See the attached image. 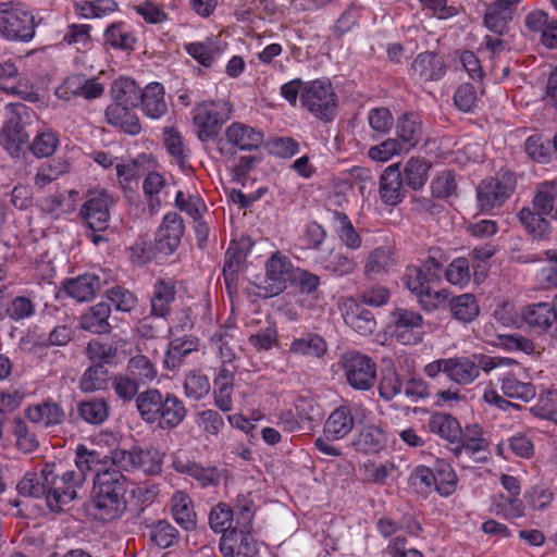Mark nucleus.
Segmentation results:
<instances>
[{
  "mask_svg": "<svg viewBox=\"0 0 557 557\" xmlns=\"http://www.w3.org/2000/svg\"><path fill=\"white\" fill-rule=\"evenodd\" d=\"M127 482L123 472L112 467L94 476L89 511L96 520L112 521L125 512Z\"/></svg>",
  "mask_w": 557,
  "mask_h": 557,
  "instance_id": "obj_3",
  "label": "nucleus"
},
{
  "mask_svg": "<svg viewBox=\"0 0 557 557\" xmlns=\"http://www.w3.org/2000/svg\"><path fill=\"white\" fill-rule=\"evenodd\" d=\"M110 379L109 370L101 363L87 368L81 379V388L85 393L106 389Z\"/></svg>",
  "mask_w": 557,
  "mask_h": 557,
  "instance_id": "obj_64",
  "label": "nucleus"
},
{
  "mask_svg": "<svg viewBox=\"0 0 557 557\" xmlns=\"http://www.w3.org/2000/svg\"><path fill=\"white\" fill-rule=\"evenodd\" d=\"M376 532L384 539H389L383 554L388 557H424L417 548L407 547L408 536H419L421 524L411 513L403 515L398 520L383 516L375 522Z\"/></svg>",
  "mask_w": 557,
  "mask_h": 557,
  "instance_id": "obj_5",
  "label": "nucleus"
},
{
  "mask_svg": "<svg viewBox=\"0 0 557 557\" xmlns=\"http://www.w3.org/2000/svg\"><path fill=\"white\" fill-rule=\"evenodd\" d=\"M394 265L393 253L388 248H375L368 257L364 274L369 277L386 273Z\"/></svg>",
  "mask_w": 557,
  "mask_h": 557,
  "instance_id": "obj_62",
  "label": "nucleus"
},
{
  "mask_svg": "<svg viewBox=\"0 0 557 557\" xmlns=\"http://www.w3.org/2000/svg\"><path fill=\"white\" fill-rule=\"evenodd\" d=\"M79 417L89 424H102L110 414V406L104 398L92 397L78 405Z\"/></svg>",
  "mask_w": 557,
  "mask_h": 557,
  "instance_id": "obj_52",
  "label": "nucleus"
},
{
  "mask_svg": "<svg viewBox=\"0 0 557 557\" xmlns=\"http://www.w3.org/2000/svg\"><path fill=\"white\" fill-rule=\"evenodd\" d=\"M445 262V253L435 247L429 249L428 257L420 264L406 267L403 283L428 312L444 307L450 295L446 288L436 289L443 281Z\"/></svg>",
  "mask_w": 557,
  "mask_h": 557,
  "instance_id": "obj_2",
  "label": "nucleus"
},
{
  "mask_svg": "<svg viewBox=\"0 0 557 557\" xmlns=\"http://www.w3.org/2000/svg\"><path fill=\"white\" fill-rule=\"evenodd\" d=\"M389 329L396 341L403 345H417L425 334L423 317L407 308H396L391 313Z\"/></svg>",
  "mask_w": 557,
  "mask_h": 557,
  "instance_id": "obj_16",
  "label": "nucleus"
},
{
  "mask_svg": "<svg viewBox=\"0 0 557 557\" xmlns=\"http://www.w3.org/2000/svg\"><path fill=\"white\" fill-rule=\"evenodd\" d=\"M5 113L7 121L1 133L2 144L8 150H18L29 140L25 126L30 124L35 112L23 102H12L7 104Z\"/></svg>",
  "mask_w": 557,
  "mask_h": 557,
  "instance_id": "obj_14",
  "label": "nucleus"
},
{
  "mask_svg": "<svg viewBox=\"0 0 557 557\" xmlns=\"http://www.w3.org/2000/svg\"><path fill=\"white\" fill-rule=\"evenodd\" d=\"M149 535L151 542L162 549L177 545L180 542V532L166 520H159L153 523Z\"/></svg>",
  "mask_w": 557,
  "mask_h": 557,
  "instance_id": "obj_60",
  "label": "nucleus"
},
{
  "mask_svg": "<svg viewBox=\"0 0 557 557\" xmlns=\"http://www.w3.org/2000/svg\"><path fill=\"white\" fill-rule=\"evenodd\" d=\"M300 103L317 120L324 123L334 121L338 110V97L326 77L306 82Z\"/></svg>",
  "mask_w": 557,
  "mask_h": 557,
  "instance_id": "obj_7",
  "label": "nucleus"
},
{
  "mask_svg": "<svg viewBox=\"0 0 557 557\" xmlns=\"http://www.w3.org/2000/svg\"><path fill=\"white\" fill-rule=\"evenodd\" d=\"M108 457L102 453L88 449L85 445L81 444L77 446L75 451V465L78 469L77 474L84 475V481L88 472H95V475L100 471H106L108 467Z\"/></svg>",
  "mask_w": 557,
  "mask_h": 557,
  "instance_id": "obj_43",
  "label": "nucleus"
},
{
  "mask_svg": "<svg viewBox=\"0 0 557 557\" xmlns=\"http://www.w3.org/2000/svg\"><path fill=\"white\" fill-rule=\"evenodd\" d=\"M114 206L112 194L104 188L88 189L78 216L90 231L103 232L110 225V210Z\"/></svg>",
  "mask_w": 557,
  "mask_h": 557,
  "instance_id": "obj_12",
  "label": "nucleus"
},
{
  "mask_svg": "<svg viewBox=\"0 0 557 557\" xmlns=\"http://www.w3.org/2000/svg\"><path fill=\"white\" fill-rule=\"evenodd\" d=\"M171 513L174 521L185 531L197 528V513L191 497L183 491H176L171 498Z\"/></svg>",
  "mask_w": 557,
  "mask_h": 557,
  "instance_id": "obj_39",
  "label": "nucleus"
},
{
  "mask_svg": "<svg viewBox=\"0 0 557 557\" xmlns=\"http://www.w3.org/2000/svg\"><path fill=\"white\" fill-rule=\"evenodd\" d=\"M248 239L231 240L224 256L222 275L230 293L237 289L239 272L250 253Z\"/></svg>",
  "mask_w": 557,
  "mask_h": 557,
  "instance_id": "obj_24",
  "label": "nucleus"
},
{
  "mask_svg": "<svg viewBox=\"0 0 557 557\" xmlns=\"http://www.w3.org/2000/svg\"><path fill=\"white\" fill-rule=\"evenodd\" d=\"M431 168V163L424 158H410L406 163L403 177L406 180V184L413 190L421 189L426 181L428 173Z\"/></svg>",
  "mask_w": 557,
  "mask_h": 557,
  "instance_id": "obj_56",
  "label": "nucleus"
},
{
  "mask_svg": "<svg viewBox=\"0 0 557 557\" xmlns=\"http://www.w3.org/2000/svg\"><path fill=\"white\" fill-rule=\"evenodd\" d=\"M25 417L42 428H52L63 423L65 412L60 404L48 397L41 403L29 405L25 409Z\"/></svg>",
  "mask_w": 557,
  "mask_h": 557,
  "instance_id": "obj_31",
  "label": "nucleus"
},
{
  "mask_svg": "<svg viewBox=\"0 0 557 557\" xmlns=\"http://www.w3.org/2000/svg\"><path fill=\"white\" fill-rule=\"evenodd\" d=\"M110 314V305L99 302L82 315L81 326L83 330L94 334H107L111 331V324L109 322Z\"/></svg>",
  "mask_w": 557,
  "mask_h": 557,
  "instance_id": "obj_44",
  "label": "nucleus"
},
{
  "mask_svg": "<svg viewBox=\"0 0 557 557\" xmlns=\"http://www.w3.org/2000/svg\"><path fill=\"white\" fill-rule=\"evenodd\" d=\"M136 408L140 418L156 424L162 430L178 426L186 418L187 409L184 401L175 394L162 393L158 388H148L136 398Z\"/></svg>",
  "mask_w": 557,
  "mask_h": 557,
  "instance_id": "obj_4",
  "label": "nucleus"
},
{
  "mask_svg": "<svg viewBox=\"0 0 557 557\" xmlns=\"http://www.w3.org/2000/svg\"><path fill=\"white\" fill-rule=\"evenodd\" d=\"M380 198L387 206H397L406 197L403 173L397 164L387 166L380 177Z\"/></svg>",
  "mask_w": 557,
  "mask_h": 557,
  "instance_id": "obj_29",
  "label": "nucleus"
},
{
  "mask_svg": "<svg viewBox=\"0 0 557 557\" xmlns=\"http://www.w3.org/2000/svg\"><path fill=\"white\" fill-rule=\"evenodd\" d=\"M470 260L466 257H457L443 269V277L451 285L466 287L472 276Z\"/></svg>",
  "mask_w": 557,
  "mask_h": 557,
  "instance_id": "obj_59",
  "label": "nucleus"
},
{
  "mask_svg": "<svg viewBox=\"0 0 557 557\" xmlns=\"http://www.w3.org/2000/svg\"><path fill=\"white\" fill-rule=\"evenodd\" d=\"M244 508L255 511V504L249 494H239L236 497L234 507L224 502H220L214 505L211 508L208 518L209 527L212 532L224 535V532H228V530L234 529L239 516L238 513L239 511H243Z\"/></svg>",
  "mask_w": 557,
  "mask_h": 557,
  "instance_id": "obj_19",
  "label": "nucleus"
},
{
  "mask_svg": "<svg viewBox=\"0 0 557 557\" xmlns=\"http://www.w3.org/2000/svg\"><path fill=\"white\" fill-rule=\"evenodd\" d=\"M496 253V246L491 243L473 247L469 257L472 261L473 277L475 283H481L487 273L488 261Z\"/></svg>",
  "mask_w": 557,
  "mask_h": 557,
  "instance_id": "obj_57",
  "label": "nucleus"
},
{
  "mask_svg": "<svg viewBox=\"0 0 557 557\" xmlns=\"http://www.w3.org/2000/svg\"><path fill=\"white\" fill-rule=\"evenodd\" d=\"M162 144L166 153L181 170L185 171L190 168L188 162L191 150L178 127L164 126L162 128Z\"/></svg>",
  "mask_w": 557,
  "mask_h": 557,
  "instance_id": "obj_32",
  "label": "nucleus"
},
{
  "mask_svg": "<svg viewBox=\"0 0 557 557\" xmlns=\"http://www.w3.org/2000/svg\"><path fill=\"white\" fill-rule=\"evenodd\" d=\"M199 348V341L194 335L176 337L169 343L164 355V366L168 370H176L185 358Z\"/></svg>",
  "mask_w": 557,
  "mask_h": 557,
  "instance_id": "obj_40",
  "label": "nucleus"
},
{
  "mask_svg": "<svg viewBox=\"0 0 557 557\" xmlns=\"http://www.w3.org/2000/svg\"><path fill=\"white\" fill-rule=\"evenodd\" d=\"M342 367L347 383L358 391L371 389L376 381V363L364 354L347 351L342 357Z\"/></svg>",
  "mask_w": 557,
  "mask_h": 557,
  "instance_id": "obj_15",
  "label": "nucleus"
},
{
  "mask_svg": "<svg viewBox=\"0 0 557 557\" xmlns=\"http://www.w3.org/2000/svg\"><path fill=\"white\" fill-rule=\"evenodd\" d=\"M104 41L111 48L122 51L135 50L137 44L136 32L126 22H114L110 24L103 34Z\"/></svg>",
  "mask_w": 557,
  "mask_h": 557,
  "instance_id": "obj_41",
  "label": "nucleus"
},
{
  "mask_svg": "<svg viewBox=\"0 0 557 557\" xmlns=\"http://www.w3.org/2000/svg\"><path fill=\"white\" fill-rule=\"evenodd\" d=\"M446 73V65L441 55L424 51L419 53L411 63L410 74L421 82L440 81Z\"/></svg>",
  "mask_w": 557,
  "mask_h": 557,
  "instance_id": "obj_30",
  "label": "nucleus"
},
{
  "mask_svg": "<svg viewBox=\"0 0 557 557\" xmlns=\"http://www.w3.org/2000/svg\"><path fill=\"white\" fill-rule=\"evenodd\" d=\"M143 114L151 120L162 119L169 111L165 88L160 82H151L143 88L139 106Z\"/></svg>",
  "mask_w": 557,
  "mask_h": 557,
  "instance_id": "obj_33",
  "label": "nucleus"
},
{
  "mask_svg": "<svg viewBox=\"0 0 557 557\" xmlns=\"http://www.w3.org/2000/svg\"><path fill=\"white\" fill-rule=\"evenodd\" d=\"M345 323L361 335H369L375 331L376 321L373 313L359 306L352 305L343 313Z\"/></svg>",
  "mask_w": 557,
  "mask_h": 557,
  "instance_id": "obj_47",
  "label": "nucleus"
},
{
  "mask_svg": "<svg viewBox=\"0 0 557 557\" xmlns=\"http://www.w3.org/2000/svg\"><path fill=\"white\" fill-rule=\"evenodd\" d=\"M225 141L242 151L257 150L263 143V133L242 122H233L225 129Z\"/></svg>",
  "mask_w": 557,
  "mask_h": 557,
  "instance_id": "obj_27",
  "label": "nucleus"
},
{
  "mask_svg": "<svg viewBox=\"0 0 557 557\" xmlns=\"http://www.w3.org/2000/svg\"><path fill=\"white\" fill-rule=\"evenodd\" d=\"M185 52L203 67L210 69L220 55L215 40L207 38L203 41H191L184 45Z\"/></svg>",
  "mask_w": 557,
  "mask_h": 557,
  "instance_id": "obj_49",
  "label": "nucleus"
},
{
  "mask_svg": "<svg viewBox=\"0 0 557 557\" xmlns=\"http://www.w3.org/2000/svg\"><path fill=\"white\" fill-rule=\"evenodd\" d=\"M506 360L498 369H505L497 375L500 391L509 399L530 403L536 396V387L532 383L524 368L512 358L500 357Z\"/></svg>",
  "mask_w": 557,
  "mask_h": 557,
  "instance_id": "obj_10",
  "label": "nucleus"
},
{
  "mask_svg": "<svg viewBox=\"0 0 557 557\" xmlns=\"http://www.w3.org/2000/svg\"><path fill=\"white\" fill-rule=\"evenodd\" d=\"M515 182L510 176L507 178L491 177L483 180L478 187L476 198L481 210L488 211L500 207L512 194Z\"/></svg>",
  "mask_w": 557,
  "mask_h": 557,
  "instance_id": "obj_22",
  "label": "nucleus"
},
{
  "mask_svg": "<svg viewBox=\"0 0 557 557\" xmlns=\"http://www.w3.org/2000/svg\"><path fill=\"white\" fill-rule=\"evenodd\" d=\"M434 490L443 497L453 495L457 488V474L453 467L444 461L437 460L434 466Z\"/></svg>",
  "mask_w": 557,
  "mask_h": 557,
  "instance_id": "obj_55",
  "label": "nucleus"
},
{
  "mask_svg": "<svg viewBox=\"0 0 557 557\" xmlns=\"http://www.w3.org/2000/svg\"><path fill=\"white\" fill-rule=\"evenodd\" d=\"M177 281L174 277H158L150 295V314L153 318L166 320L176 300Z\"/></svg>",
  "mask_w": 557,
  "mask_h": 557,
  "instance_id": "obj_23",
  "label": "nucleus"
},
{
  "mask_svg": "<svg viewBox=\"0 0 557 557\" xmlns=\"http://www.w3.org/2000/svg\"><path fill=\"white\" fill-rule=\"evenodd\" d=\"M114 102L137 108L143 95V89L131 77L121 76L116 78L111 87Z\"/></svg>",
  "mask_w": 557,
  "mask_h": 557,
  "instance_id": "obj_48",
  "label": "nucleus"
},
{
  "mask_svg": "<svg viewBox=\"0 0 557 557\" xmlns=\"http://www.w3.org/2000/svg\"><path fill=\"white\" fill-rule=\"evenodd\" d=\"M327 346L324 338L314 333H308L299 338H294L289 344V351L294 355L306 357H322Z\"/></svg>",
  "mask_w": 557,
  "mask_h": 557,
  "instance_id": "obj_50",
  "label": "nucleus"
},
{
  "mask_svg": "<svg viewBox=\"0 0 557 557\" xmlns=\"http://www.w3.org/2000/svg\"><path fill=\"white\" fill-rule=\"evenodd\" d=\"M104 86L97 78H87L84 75H72L58 88L57 96L69 100L70 97H82L86 100L100 98Z\"/></svg>",
  "mask_w": 557,
  "mask_h": 557,
  "instance_id": "obj_26",
  "label": "nucleus"
},
{
  "mask_svg": "<svg viewBox=\"0 0 557 557\" xmlns=\"http://www.w3.org/2000/svg\"><path fill=\"white\" fill-rule=\"evenodd\" d=\"M334 219L336 222V234L343 244L351 250H357L362 245V239L359 233L354 227L350 219L344 212L336 211L334 213Z\"/></svg>",
  "mask_w": 557,
  "mask_h": 557,
  "instance_id": "obj_63",
  "label": "nucleus"
},
{
  "mask_svg": "<svg viewBox=\"0 0 557 557\" xmlns=\"http://www.w3.org/2000/svg\"><path fill=\"white\" fill-rule=\"evenodd\" d=\"M75 13L83 18H100L117 11L114 0H81L73 4Z\"/></svg>",
  "mask_w": 557,
  "mask_h": 557,
  "instance_id": "obj_53",
  "label": "nucleus"
},
{
  "mask_svg": "<svg viewBox=\"0 0 557 557\" xmlns=\"http://www.w3.org/2000/svg\"><path fill=\"white\" fill-rule=\"evenodd\" d=\"M295 269L290 259L281 252H274L265 263V276L259 288L262 296L270 298L282 294L292 282Z\"/></svg>",
  "mask_w": 557,
  "mask_h": 557,
  "instance_id": "obj_18",
  "label": "nucleus"
},
{
  "mask_svg": "<svg viewBox=\"0 0 557 557\" xmlns=\"http://www.w3.org/2000/svg\"><path fill=\"white\" fill-rule=\"evenodd\" d=\"M101 288V280L94 273H84L76 277L65 278L61 290L77 302L92 300Z\"/></svg>",
  "mask_w": 557,
  "mask_h": 557,
  "instance_id": "obj_28",
  "label": "nucleus"
},
{
  "mask_svg": "<svg viewBox=\"0 0 557 557\" xmlns=\"http://www.w3.org/2000/svg\"><path fill=\"white\" fill-rule=\"evenodd\" d=\"M126 372L140 385L152 382L158 374L153 362L144 355H136L132 357L127 362Z\"/></svg>",
  "mask_w": 557,
  "mask_h": 557,
  "instance_id": "obj_58",
  "label": "nucleus"
},
{
  "mask_svg": "<svg viewBox=\"0 0 557 557\" xmlns=\"http://www.w3.org/2000/svg\"><path fill=\"white\" fill-rule=\"evenodd\" d=\"M522 319L536 333L553 331L555 326L554 302H536L522 310Z\"/></svg>",
  "mask_w": 557,
  "mask_h": 557,
  "instance_id": "obj_36",
  "label": "nucleus"
},
{
  "mask_svg": "<svg viewBox=\"0 0 557 557\" xmlns=\"http://www.w3.org/2000/svg\"><path fill=\"white\" fill-rule=\"evenodd\" d=\"M184 231L183 219L177 212L165 213L154 234L159 252L165 257L173 255L181 244Z\"/></svg>",
  "mask_w": 557,
  "mask_h": 557,
  "instance_id": "obj_20",
  "label": "nucleus"
},
{
  "mask_svg": "<svg viewBox=\"0 0 557 557\" xmlns=\"http://www.w3.org/2000/svg\"><path fill=\"white\" fill-rule=\"evenodd\" d=\"M172 468L181 474L193 478L200 487H216L221 481L220 470L214 466L205 467L200 462L174 456Z\"/></svg>",
  "mask_w": 557,
  "mask_h": 557,
  "instance_id": "obj_25",
  "label": "nucleus"
},
{
  "mask_svg": "<svg viewBox=\"0 0 557 557\" xmlns=\"http://www.w3.org/2000/svg\"><path fill=\"white\" fill-rule=\"evenodd\" d=\"M71 163L66 158H53L42 163L35 175V185L42 188L69 173Z\"/></svg>",
  "mask_w": 557,
  "mask_h": 557,
  "instance_id": "obj_51",
  "label": "nucleus"
},
{
  "mask_svg": "<svg viewBox=\"0 0 557 557\" xmlns=\"http://www.w3.org/2000/svg\"><path fill=\"white\" fill-rule=\"evenodd\" d=\"M397 140L403 149L414 148L423 138V123L416 113H404L396 121Z\"/></svg>",
  "mask_w": 557,
  "mask_h": 557,
  "instance_id": "obj_38",
  "label": "nucleus"
},
{
  "mask_svg": "<svg viewBox=\"0 0 557 557\" xmlns=\"http://www.w3.org/2000/svg\"><path fill=\"white\" fill-rule=\"evenodd\" d=\"M231 112L232 108L226 101L210 100L197 103L191 111V115L199 140L209 141L214 139L223 124L228 121Z\"/></svg>",
  "mask_w": 557,
  "mask_h": 557,
  "instance_id": "obj_9",
  "label": "nucleus"
},
{
  "mask_svg": "<svg viewBox=\"0 0 557 557\" xmlns=\"http://www.w3.org/2000/svg\"><path fill=\"white\" fill-rule=\"evenodd\" d=\"M320 407L313 399L299 396L292 408L283 409L277 414V425L288 433L310 430L312 422L320 418Z\"/></svg>",
  "mask_w": 557,
  "mask_h": 557,
  "instance_id": "obj_17",
  "label": "nucleus"
},
{
  "mask_svg": "<svg viewBox=\"0 0 557 557\" xmlns=\"http://www.w3.org/2000/svg\"><path fill=\"white\" fill-rule=\"evenodd\" d=\"M84 484V475L74 470L58 471L54 463H45L42 468L27 471L18 481L20 495L45 498L52 512H62L77 497V490Z\"/></svg>",
  "mask_w": 557,
  "mask_h": 557,
  "instance_id": "obj_1",
  "label": "nucleus"
},
{
  "mask_svg": "<svg viewBox=\"0 0 557 557\" xmlns=\"http://www.w3.org/2000/svg\"><path fill=\"white\" fill-rule=\"evenodd\" d=\"M513 11L491 2L484 12L483 25L491 33L483 37L481 49L491 54H499L506 49L504 36L509 33L510 23L513 18Z\"/></svg>",
  "mask_w": 557,
  "mask_h": 557,
  "instance_id": "obj_13",
  "label": "nucleus"
},
{
  "mask_svg": "<svg viewBox=\"0 0 557 557\" xmlns=\"http://www.w3.org/2000/svg\"><path fill=\"white\" fill-rule=\"evenodd\" d=\"M78 196L75 189L55 193L45 199V208L52 214H71L77 209Z\"/></svg>",
  "mask_w": 557,
  "mask_h": 557,
  "instance_id": "obj_54",
  "label": "nucleus"
},
{
  "mask_svg": "<svg viewBox=\"0 0 557 557\" xmlns=\"http://www.w3.org/2000/svg\"><path fill=\"white\" fill-rule=\"evenodd\" d=\"M446 302L451 317L461 323L472 322L480 313V306L473 294H461L451 299L448 298Z\"/></svg>",
  "mask_w": 557,
  "mask_h": 557,
  "instance_id": "obj_46",
  "label": "nucleus"
},
{
  "mask_svg": "<svg viewBox=\"0 0 557 557\" xmlns=\"http://www.w3.org/2000/svg\"><path fill=\"white\" fill-rule=\"evenodd\" d=\"M356 409L343 405L335 408L327 417L323 425V435L332 440H342L346 437L355 426Z\"/></svg>",
  "mask_w": 557,
  "mask_h": 557,
  "instance_id": "obj_34",
  "label": "nucleus"
},
{
  "mask_svg": "<svg viewBox=\"0 0 557 557\" xmlns=\"http://www.w3.org/2000/svg\"><path fill=\"white\" fill-rule=\"evenodd\" d=\"M36 34L35 16L20 1L0 2V37L8 41L29 42Z\"/></svg>",
  "mask_w": 557,
  "mask_h": 557,
  "instance_id": "obj_6",
  "label": "nucleus"
},
{
  "mask_svg": "<svg viewBox=\"0 0 557 557\" xmlns=\"http://www.w3.org/2000/svg\"><path fill=\"white\" fill-rule=\"evenodd\" d=\"M428 428L431 433L438 435L450 444L457 443L462 437L459 421L449 413H433L428 421Z\"/></svg>",
  "mask_w": 557,
  "mask_h": 557,
  "instance_id": "obj_42",
  "label": "nucleus"
},
{
  "mask_svg": "<svg viewBox=\"0 0 557 557\" xmlns=\"http://www.w3.org/2000/svg\"><path fill=\"white\" fill-rule=\"evenodd\" d=\"M384 430L376 425H366L354 442L355 449L363 454H379L386 446Z\"/></svg>",
  "mask_w": 557,
  "mask_h": 557,
  "instance_id": "obj_45",
  "label": "nucleus"
},
{
  "mask_svg": "<svg viewBox=\"0 0 557 557\" xmlns=\"http://www.w3.org/2000/svg\"><path fill=\"white\" fill-rule=\"evenodd\" d=\"M104 117L108 124L126 134L137 135L141 132L139 119L131 106L113 102L107 107Z\"/></svg>",
  "mask_w": 557,
  "mask_h": 557,
  "instance_id": "obj_37",
  "label": "nucleus"
},
{
  "mask_svg": "<svg viewBox=\"0 0 557 557\" xmlns=\"http://www.w3.org/2000/svg\"><path fill=\"white\" fill-rule=\"evenodd\" d=\"M525 509V504L520 496L497 492L490 497L488 512L504 520L513 521L523 518Z\"/></svg>",
  "mask_w": 557,
  "mask_h": 557,
  "instance_id": "obj_35",
  "label": "nucleus"
},
{
  "mask_svg": "<svg viewBox=\"0 0 557 557\" xmlns=\"http://www.w3.org/2000/svg\"><path fill=\"white\" fill-rule=\"evenodd\" d=\"M543 215L539 211L533 212L529 208L521 209L518 214L519 221L525 231L536 239H542L549 233L550 224Z\"/></svg>",
  "mask_w": 557,
  "mask_h": 557,
  "instance_id": "obj_61",
  "label": "nucleus"
},
{
  "mask_svg": "<svg viewBox=\"0 0 557 557\" xmlns=\"http://www.w3.org/2000/svg\"><path fill=\"white\" fill-rule=\"evenodd\" d=\"M451 448L454 456L460 459L463 455L474 462H484L488 457V443L483 437L482 428L474 423L462 430V437Z\"/></svg>",
  "mask_w": 557,
  "mask_h": 557,
  "instance_id": "obj_21",
  "label": "nucleus"
},
{
  "mask_svg": "<svg viewBox=\"0 0 557 557\" xmlns=\"http://www.w3.org/2000/svg\"><path fill=\"white\" fill-rule=\"evenodd\" d=\"M505 363L506 360L500 359V356L484 354L448 358L447 377L459 385H469L480 376L481 371L488 373Z\"/></svg>",
  "mask_w": 557,
  "mask_h": 557,
  "instance_id": "obj_11",
  "label": "nucleus"
},
{
  "mask_svg": "<svg viewBox=\"0 0 557 557\" xmlns=\"http://www.w3.org/2000/svg\"><path fill=\"white\" fill-rule=\"evenodd\" d=\"M238 515L234 529L220 537L219 549L223 557H252L257 554L251 534L255 511L244 508Z\"/></svg>",
  "mask_w": 557,
  "mask_h": 557,
  "instance_id": "obj_8",
  "label": "nucleus"
}]
</instances>
